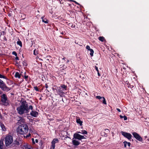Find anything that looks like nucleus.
<instances>
[{"instance_id":"nucleus-2","label":"nucleus","mask_w":149,"mask_h":149,"mask_svg":"<svg viewBox=\"0 0 149 149\" xmlns=\"http://www.w3.org/2000/svg\"><path fill=\"white\" fill-rule=\"evenodd\" d=\"M28 127L27 125L23 124L19 125L17 129V133L20 134L24 135L26 134L28 131Z\"/></svg>"},{"instance_id":"nucleus-11","label":"nucleus","mask_w":149,"mask_h":149,"mask_svg":"<svg viewBox=\"0 0 149 149\" xmlns=\"http://www.w3.org/2000/svg\"><path fill=\"white\" fill-rule=\"evenodd\" d=\"M32 110L31 112L30 113V115L35 117H37L38 115V113L36 111Z\"/></svg>"},{"instance_id":"nucleus-28","label":"nucleus","mask_w":149,"mask_h":149,"mask_svg":"<svg viewBox=\"0 0 149 149\" xmlns=\"http://www.w3.org/2000/svg\"><path fill=\"white\" fill-rule=\"evenodd\" d=\"M102 103L105 104H107L106 102V101L105 99V98L103 97H102Z\"/></svg>"},{"instance_id":"nucleus-10","label":"nucleus","mask_w":149,"mask_h":149,"mask_svg":"<svg viewBox=\"0 0 149 149\" xmlns=\"http://www.w3.org/2000/svg\"><path fill=\"white\" fill-rule=\"evenodd\" d=\"M1 101L2 102H5L7 100V97L5 94H3L1 96Z\"/></svg>"},{"instance_id":"nucleus-32","label":"nucleus","mask_w":149,"mask_h":149,"mask_svg":"<svg viewBox=\"0 0 149 149\" xmlns=\"http://www.w3.org/2000/svg\"><path fill=\"white\" fill-rule=\"evenodd\" d=\"M55 147V144H52L51 148L53 149H54Z\"/></svg>"},{"instance_id":"nucleus-61","label":"nucleus","mask_w":149,"mask_h":149,"mask_svg":"<svg viewBox=\"0 0 149 149\" xmlns=\"http://www.w3.org/2000/svg\"><path fill=\"white\" fill-rule=\"evenodd\" d=\"M77 132V134H78V133H80V134H81V133L82 132Z\"/></svg>"},{"instance_id":"nucleus-20","label":"nucleus","mask_w":149,"mask_h":149,"mask_svg":"<svg viewBox=\"0 0 149 149\" xmlns=\"http://www.w3.org/2000/svg\"><path fill=\"white\" fill-rule=\"evenodd\" d=\"M58 141V139L57 138L54 139L52 141V144H55Z\"/></svg>"},{"instance_id":"nucleus-27","label":"nucleus","mask_w":149,"mask_h":149,"mask_svg":"<svg viewBox=\"0 0 149 149\" xmlns=\"http://www.w3.org/2000/svg\"><path fill=\"white\" fill-rule=\"evenodd\" d=\"M14 144L17 146H19V141L17 140L14 141Z\"/></svg>"},{"instance_id":"nucleus-59","label":"nucleus","mask_w":149,"mask_h":149,"mask_svg":"<svg viewBox=\"0 0 149 149\" xmlns=\"http://www.w3.org/2000/svg\"><path fill=\"white\" fill-rule=\"evenodd\" d=\"M61 33V34H62L63 35H64V33L63 32H62Z\"/></svg>"},{"instance_id":"nucleus-1","label":"nucleus","mask_w":149,"mask_h":149,"mask_svg":"<svg viewBox=\"0 0 149 149\" xmlns=\"http://www.w3.org/2000/svg\"><path fill=\"white\" fill-rule=\"evenodd\" d=\"M33 108L32 105L28 107V103L26 101H24L21 103V105L17 108V113L20 115L27 113L29 109L32 110Z\"/></svg>"},{"instance_id":"nucleus-48","label":"nucleus","mask_w":149,"mask_h":149,"mask_svg":"<svg viewBox=\"0 0 149 149\" xmlns=\"http://www.w3.org/2000/svg\"><path fill=\"white\" fill-rule=\"evenodd\" d=\"M116 110L119 112H121L120 110V109H118V108H116Z\"/></svg>"},{"instance_id":"nucleus-6","label":"nucleus","mask_w":149,"mask_h":149,"mask_svg":"<svg viewBox=\"0 0 149 149\" xmlns=\"http://www.w3.org/2000/svg\"><path fill=\"white\" fill-rule=\"evenodd\" d=\"M121 133L124 137L127 138L128 140H130L132 137V135L129 133L121 131Z\"/></svg>"},{"instance_id":"nucleus-53","label":"nucleus","mask_w":149,"mask_h":149,"mask_svg":"<svg viewBox=\"0 0 149 149\" xmlns=\"http://www.w3.org/2000/svg\"><path fill=\"white\" fill-rule=\"evenodd\" d=\"M35 142H36V143H38V140L37 139H36L35 140Z\"/></svg>"},{"instance_id":"nucleus-9","label":"nucleus","mask_w":149,"mask_h":149,"mask_svg":"<svg viewBox=\"0 0 149 149\" xmlns=\"http://www.w3.org/2000/svg\"><path fill=\"white\" fill-rule=\"evenodd\" d=\"M4 138L2 137L0 140V149H3L5 147V145L3 143Z\"/></svg>"},{"instance_id":"nucleus-26","label":"nucleus","mask_w":149,"mask_h":149,"mask_svg":"<svg viewBox=\"0 0 149 149\" xmlns=\"http://www.w3.org/2000/svg\"><path fill=\"white\" fill-rule=\"evenodd\" d=\"M22 65L26 67L27 66V64L26 61H23L22 62Z\"/></svg>"},{"instance_id":"nucleus-35","label":"nucleus","mask_w":149,"mask_h":149,"mask_svg":"<svg viewBox=\"0 0 149 149\" xmlns=\"http://www.w3.org/2000/svg\"><path fill=\"white\" fill-rule=\"evenodd\" d=\"M34 89L36 91H39V89L38 88V87L37 86H34Z\"/></svg>"},{"instance_id":"nucleus-30","label":"nucleus","mask_w":149,"mask_h":149,"mask_svg":"<svg viewBox=\"0 0 149 149\" xmlns=\"http://www.w3.org/2000/svg\"><path fill=\"white\" fill-rule=\"evenodd\" d=\"M2 102L3 103L4 105L5 106H7L9 105V103L8 102H7L6 101L5 102Z\"/></svg>"},{"instance_id":"nucleus-57","label":"nucleus","mask_w":149,"mask_h":149,"mask_svg":"<svg viewBox=\"0 0 149 149\" xmlns=\"http://www.w3.org/2000/svg\"><path fill=\"white\" fill-rule=\"evenodd\" d=\"M133 86H132V85H131V86H130V88H133Z\"/></svg>"},{"instance_id":"nucleus-34","label":"nucleus","mask_w":149,"mask_h":149,"mask_svg":"<svg viewBox=\"0 0 149 149\" xmlns=\"http://www.w3.org/2000/svg\"><path fill=\"white\" fill-rule=\"evenodd\" d=\"M124 144V147L125 148H126V146H127V141H124L123 142Z\"/></svg>"},{"instance_id":"nucleus-62","label":"nucleus","mask_w":149,"mask_h":149,"mask_svg":"<svg viewBox=\"0 0 149 149\" xmlns=\"http://www.w3.org/2000/svg\"><path fill=\"white\" fill-rule=\"evenodd\" d=\"M147 136H144V138H145V139H146V138H147Z\"/></svg>"},{"instance_id":"nucleus-19","label":"nucleus","mask_w":149,"mask_h":149,"mask_svg":"<svg viewBox=\"0 0 149 149\" xmlns=\"http://www.w3.org/2000/svg\"><path fill=\"white\" fill-rule=\"evenodd\" d=\"M98 39L100 41L103 42L106 40L104 37L102 36H100L98 38Z\"/></svg>"},{"instance_id":"nucleus-42","label":"nucleus","mask_w":149,"mask_h":149,"mask_svg":"<svg viewBox=\"0 0 149 149\" xmlns=\"http://www.w3.org/2000/svg\"><path fill=\"white\" fill-rule=\"evenodd\" d=\"M32 143L33 144H35V142L34 141V139L33 138H32L31 139Z\"/></svg>"},{"instance_id":"nucleus-15","label":"nucleus","mask_w":149,"mask_h":149,"mask_svg":"<svg viewBox=\"0 0 149 149\" xmlns=\"http://www.w3.org/2000/svg\"><path fill=\"white\" fill-rule=\"evenodd\" d=\"M19 119L18 120V123L21 124L22 123H24L25 122L24 119L22 117H20Z\"/></svg>"},{"instance_id":"nucleus-12","label":"nucleus","mask_w":149,"mask_h":149,"mask_svg":"<svg viewBox=\"0 0 149 149\" xmlns=\"http://www.w3.org/2000/svg\"><path fill=\"white\" fill-rule=\"evenodd\" d=\"M72 143L74 146H78L80 144V142L76 140H73Z\"/></svg>"},{"instance_id":"nucleus-58","label":"nucleus","mask_w":149,"mask_h":149,"mask_svg":"<svg viewBox=\"0 0 149 149\" xmlns=\"http://www.w3.org/2000/svg\"><path fill=\"white\" fill-rule=\"evenodd\" d=\"M24 81V79H22V80H21V81H20V82L21 83L22 82H23Z\"/></svg>"},{"instance_id":"nucleus-14","label":"nucleus","mask_w":149,"mask_h":149,"mask_svg":"<svg viewBox=\"0 0 149 149\" xmlns=\"http://www.w3.org/2000/svg\"><path fill=\"white\" fill-rule=\"evenodd\" d=\"M41 19H42V21L43 22L45 23L46 24H47L49 22L48 20L46 18H44V16H42L41 17Z\"/></svg>"},{"instance_id":"nucleus-33","label":"nucleus","mask_w":149,"mask_h":149,"mask_svg":"<svg viewBox=\"0 0 149 149\" xmlns=\"http://www.w3.org/2000/svg\"><path fill=\"white\" fill-rule=\"evenodd\" d=\"M96 98L98 99L99 100H100L101 99H102V97H101L100 96H97L96 97Z\"/></svg>"},{"instance_id":"nucleus-44","label":"nucleus","mask_w":149,"mask_h":149,"mask_svg":"<svg viewBox=\"0 0 149 149\" xmlns=\"http://www.w3.org/2000/svg\"><path fill=\"white\" fill-rule=\"evenodd\" d=\"M75 24H72V26H71V27L72 28L75 29Z\"/></svg>"},{"instance_id":"nucleus-16","label":"nucleus","mask_w":149,"mask_h":149,"mask_svg":"<svg viewBox=\"0 0 149 149\" xmlns=\"http://www.w3.org/2000/svg\"><path fill=\"white\" fill-rule=\"evenodd\" d=\"M0 125L2 130L4 131H6V128L4 125L3 123H1Z\"/></svg>"},{"instance_id":"nucleus-31","label":"nucleus","mask_w":149,"mask_h":149,"mask_svg":"<svg viewBox=\"0 0 149 149\" xmlns=\"http://www.w3.org/2000/svg\"><path fill=\"white\" fill-rule=\"evenodd\" d=\"M0 78H3L5 79H7V77L6 76L3 75L1 74H0Z\"/></svg>"},{"instance_id":"nucleus-17","label":"nucleus","mask_w":149,"mask_h":149,"mask_svg":"<svg viewBox=\"0 0 149 149\" xmlns=\"http://www.w3.org/2000/svg\"><path fill=\"white\" fill-rule=\"evenodd\" d=\"M77 123L79 124L80 126H81L82 125L83 122L80 119L78 118L76 120Z\"/></svg>"},{"instance_id":"nucleus-56","label":"nucleus","mask_w":149,"mask_h":149,"mask_svg":"<svg viewBox=\"0 0 149 149\" xmlns=\"http://www.w3.org/2000/svg\"><path fill=\"white\" fill-rule=\"evenodd\" d=\"M3 93V92L1 91L0 90V95L1 94Z\"/></svg>"},{"instance_id":"nucleus-60","label":"nucleus","mask_w":149,"mask_h":149,"mask_svg":"<svg viewBox=\"0 0 149 149\" xmlns=\"http://www.w3.org/2000/svg\"><path fill=\"white\" fill-rule=\"evenodd\" d=\"M66 59L65 58V57H63V60H65V59Z\"/></svg>"},{"instance_id":"nucleus-40","label":"nucleus","mask_w":149,"mask_h":149,"mask_svg":"<svg viewBox=\"0 0 149 149\" xmlns=\"http://www.w3.org/2000/svg\"><path fill=\"white\" fill-rule=\"evenodd\" d=\"M123 118H124V120H127V117L125 116H123Z\"/></svg>"},{"instance_id":"nucleus-49","label":"nucleus","mask_w":149,"mask_h":149,"mask_svg":"<svg viewBox=\"0 0 149 149\" xmlns=\"http://www.w3.org/2000/svg\"><path fill=\"white\" fill-rule=\"evenodd\" d=\"M127 85H128L127 87L128 88L130 87V86H131V85L129 83H127Z\"/></svg>"},{"instance_id":"nucleus-55","label":"nucleus","mask_w":149,"mask_h":149,"mask_svg":"<svg viewBox=\"0 0 149 149\" xmlns=\"http://www.w3.org/2000/svg\"><path fill=\"white\" fill-rule=\"evenodd\" d=\"M120 117L121 118H123V116L121 115L120 116Z\"/></svg>"},{"instance_id":"nucleus-13","label":"nucleus","mask_w":149,"mask_h":149,"mask_svg":"<svg viewBox=\"0 0 149 149\" xmlns=\"http://www.w3.org/2000/svg\"><path fill=\"white\" fill-rule=\"evenodd\" d=\"M22 72H21L20 74L18 72H16L15 75V77L16 78H18L19 79L20 78L21 76H22Z\"/></svg>"},{"instance_id":"nucleus-8","label":"nucleus","mask_w":149,"mask_h":149,"mask_svg":"<svg viewBox=\"0 0 149 149\" xmlns=\"http://www.w3.org/2000/svg\"><path fill=\"white\" fill-rule=\"evenodd\" d=\"M134 137L137 140L140 141H142L143 139L136 132H134L132 133Z\"/></svg>"},{"instance_id":"nucleus-38","label":"nucleus","mask_w":149,"mask_h":149,"mask_svg":"<svg viewBox=\"0 0 149 149\" xmlns=\"http://www.w3.org/2000/svg\"><path fill=\"white\" fill-rule=\"evenodd\" d=\"M70 1H73V2H74L76 4L78 5L79 6H80V5L79 3H77L75 1L72 0H70Z\"/></svg>"},{"instance_id":"nucleus-24","label":"nucleus","mask_w":149,"mask_h":149,"mask_svg":"<svg viewBox=\"0 0 149 149\" xmlns=\"http://www.w3.org/2000/svg\"><path fill=\"white\" fill-rule=\"evenodd\" d=\"M89 51H90L91 52L90 54L91 56H93L94 52L93 50L92 49H91Z\"/></svg>"},{"instance_id":"nucleus-47","label":"nucleus","mask_w":149,"mask_h":149,"mask_svg":"<svg viewBox=\"0 0 149 149\" xmlns=\"http://www.w3.org/2000/svg\"><path fill=\"white\" fill-rule=\"evenodd\" d=\"M45 87L46 88H48V85H47V84H45Z\"/></svg>"},{"instance_id":"nucleus-3","label":"nucleus","mask_w":149,"mask_h":149,"mask_svg":"<svg viewBox=\"0 0 149 149\" xmlns=\"http://www.w3.org/2000/svg\"><path fill=\"white\" fill-rule=\"evenodd\" d=\"M4 140L5 146L7 147L12 143L13 141V136L9 134H8L4 138Z\"/></svg>"},{"instance_id":"nucleus-54","label":"nucleus","mask_w":149,"mask_h":149,"mask_svg":"<svg viewBox=\"0 0 149 149\" xmlns=\"http://www.w3.org/2000/svg\"><path fill=\"white\" fill-rule=\"evenodd\" d=\"M103 133H104V136H106V132H103Z\"/></svg>"},{"instance_id":"nucleus-21","label":"nucleus","mask_w":149,"mask_h":149,"mask_svg":"<svg viewBox=\"0 0 149 149\" xmlns=\"http://www.w3.org/2000/svg\"><path fill=\"white\" fill-rule=\"evenodd\" d=\"M38 54V49H35L33 51V54L36 55Z\"/></svg>"},{"instance_id":"nucleus-64","label":"nucleus","mask_w":149,"mask_h":149,"mask_svg":"<svg viewBox=\"0 0 149 149\" xmlns=\"http://www.w3.org/2000/svg\"><path fill=\"white\" fill-rule=\"evenodd\" d=\"M147 140H148V141H149V139H147Z\"/></svg>"},{"instance_id":"nucleus-43","label":"nucleus","mask_w":149,"mask_h":149,"mask_svg":"<svg viewBox=\"0 0 149 149\" xmlns=\"http://www.w3.org/2000/svg\"><path fill=\"white\" fill-rule=\"evenodd\" d=\"M127 145L128 146L130 147L131 145V143L129 142H127Z\"/></svg>"},{"instance_id":"nucleus-37","label":"nucleus","mask_w":149,"mask_h":149,"mask_svg":"<svg viewBox=\"0 0 149 149\" xmlns=\"http://www.w3.org/2000/svg\"><path fill=\"white\" fill-rule=\"evenodd\" d=\"M12 54L13 55H15V56H17V53L15 51L13 52H12Z\"/></svg>"},{"instance_id":"nucleus-36","label":"nucleus","mask_w":149,"mask_h":149,"mask_svg":"<svg viewBox=\"0 0 149 149\" xmlns=\"http://www.w3.org/2000/svg\"><path fill=\"white\" fill-rule=\"evenodd\" d=\"M27 74L26 72H24L23 74H22V77H24V76L27 75Z\"/></svg>"},{"instance_id":"nucleus-45","label":"nucleus","mask_w":149,"mask_h":149,"mask_svg":"<svg viewBox=\"0 0 149 149\" xmlns=\"http://www.w3.org/2000/svg\"><path fill=\"white\" fill-rule=\"evenodd\" d=\"M16 57L15 58V59L17 60H19V58L18 57H17V56H16Z\"/></svg>"},{"instance_id":"nucleus-7","label":"nucleus","mask_w":149,"mask_h":149,"mask_svg":"<svg viewBox=\"0 0 149 149\" xmlns=\"http://www.w3.org/2000/svg\"><path fill=\"white\" fill-rule=\"evenodd\" d=\"M73 137L74 138L79 140H81L82 139H86V138L84 137V136L81 135L77 133H74V134Z\"/></svg>"},{"instance_id":"nucleus-18","label":"nucleus","mask_w":149,"mask_h":149,"mask_svg":"<svg viewBox=\"0 0 149 149\" xmlns=\"http://www.w3.org/2000/svg\"><path fill=\"white\" fill-rule=\"evenodd\" d=\"M24 79H25V80L26 81H28L29 79H30L31 78L28 75H27L24 76V77H23Z\"/></svg>"},{"instance_id":"nucleus-25","label":"nucleus","mask_w":149,"mask_h":149,"mask_svg":"<svg viewBox=\"0 0 149 149\" xmlns=\"http://www.w3.org/2000/svg\"><path fill=\"white\" fill-rule=\"evenodd\" d=\"M104 132H106V136H107V134L110 132L109 130L108 129H105L104 130Z\"/></svg>"},{"instance_id":"nucleus-29","label":"nucleus","mask_w":149,"mask_h":149,"mask_svg":"<svg viewBox=\"0 0 149 149\" xmlns=\"http://www.w3.org/2000/svg\"><path fill=\"white\" fill-rule=\"evenodd\" d=\"M82 132L81 134H87L88 133L87 131L85 130H83L82 131Z\"/></svg>"},{"instance_id":"nucleus-51","label":"nucleus","mask_w":149,"mask_h":149,"mask_svg":"<svg viewBox=\"0 0 149 149\" xmlns=\"http://www.w3.org/2000/svg\"><path fill=\"white\" fill-rule=\"evenodd\" d=\"M2 32L3 33V35H4V34H6L5 32L4 31H2Z\"/></svg>"},{"instance_id":"nucleus-50","label":"nucleus","mask_w":149,"mask_h":149,"mask_svg":"<svg viewBox=\"0 0 149 149\" xmlns=\"http://www.w3.org/2000/svg\"><path fill=\"white\" fill-rule=\"evenodd\" d=\"M31 134H29L28 135H27L26 136V137H29V136H31Z\"/></svg>"},{"instance_id":"nucleus-39","label":"nucleus","mask_w":149,"mask_h":149,"mask_svg":"<svg viewBox=\"0 0 149 149\" xmlns=\"http://www.w3.org/2000/svg\"><path fill=\"white\" fill-rule=\"evenodd\" d=\"M86 49L88 50H89L91 49L90 47L88 45H87L86 46Z\"/></svg>"},{"instance_id":"nucleus-23","label":"nucleus","mask_w":149,"mask_h":149,"mask_svg":"<svg viewBox=\"0 0 149 149\" xmlns=\"http://www.w3.org/2000/svg\"><path fill=\"white\" fill-rule=\"evenodd\" d=\"M24 147L25 148V149H33V148L32 147H29L27 145L24 146Z\"/></svg>"},{"instance_id":"nucleus-41","label":"nucleus","mask_w":149,"mask_h":149,"mask_svg":"<svg viewBox=\"0 0 149 149\" xmlns=\"http://www.w3.org/2000/svg\"><path fill=\"white\" fill-rule=\"evenodd\" d=\"M95 69L96 70L97 72H98L99 71L98 69V68L97 66H95Z\"/></svg>"},{"instance_id":"nucleus-22","label":"nucleus","mask_w":149,"mask_h":149,"mask_svg":"<svg viewBox=\"0 0 149 149\" xmlns=\"http://www.w3.org/2000/svg\"><path fill=\"white\" fill-rule=\"evenodd\" d=\"M17 44L21 47L22 46V42L19 39H18V41L17 42Z\"/></svg>"},{"instance_id":"nucleus-4","label":"nucleus","mask_w":149,"mask_h":149,"mask_svg":"<svg viewBox=\"0 0 149 149\" xmlns=\"http://www.w3.org/2000/svg\"><path fill=\"white\" fill-rule=\"evenodd\" d=\"M67 86L64 84H61L60 86L57 87V93L61 97H63L62 94L64 93L63 92L66 91L67 89Z\"/></svg>"},{"instance_id":"nucleus-46","label":"nucleus","mask_w":149,"mask_h":149,"mask_svg":"<svg viewBox=\"0 0 149 149\" xmlns=\"http://www.w3.org/2000/svg\"><path fill=\"white\" fill-rule=\"evenodd\" d=\"M3 39H4V40H5V41L7 40V38L5 36H4Z\"/></svg>"},{"instance_id":"nucleus-63","label":"nucleus","mask_w":149,"mask_h":149,"mask_svg":"<svg viewBox=\"0 0 149 149\" xmlns=\"http://www.w3.org/2000/svg\"><path fill=\"white\" fill-rule=\"evenodd\" d=\"M69 62V60H67V63H68V62Z\"/></svg>"},{"instance_id":"nucleus-52","label":"nucleus","mask_w":149,"mask_h":149,"mask_svg":"<svg viewBox=\"0 0 149 149\" xmlns=\"http://www.w3.org/2000/svg\"><path fill=\"white\" fill-rule=\"evenodd\" d=\"M97 72V74H98V75L99 76H100V73L99 72V71L98 72Z\"/></svg>"},{"instance_id":"nucleus-5","label":"nucleus","mask_w":149,"mask_h":149,"mask_svg":"<svg viewBox=\"0 0 149 149\" xmlns=\"http://www.w3.org/2000/svg\"><path fill=\"white\" fill-rule=\"evenodd\" d=\"M0 88L2 91L6 92H8L11 90V88L7 87L6 84L1 79H0Z\"/></svg>"}]
</instances>
